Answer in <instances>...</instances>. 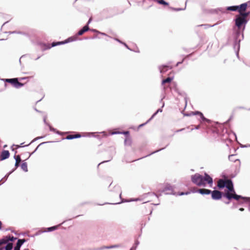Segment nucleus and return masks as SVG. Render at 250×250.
<instances>
[{
	"instance_id": "f257e3e1",
	"label": "nucleus",
	"mask_w": 250,
	"mask_h": 250,
	"mask_svg": "<svg viewBox=\"0 0 250 250\" xmlns=\"http://www.w3.org/2000/svg\"><path fill=\"white\" fill-rule=\"evenodd\" d=\"M217 186L219 188L226 187L228 190L225 192L223 195L222 192L219 190H214L212 191H211V198L213 200H220L222 198V196L227 198L229 200H230L232 199L236 200H239L240 199H246V198L237 195L235 193L232 182L230 179H219L217 182Z\"/></svg>"
},
{
	"instance_id": "f03ea898",
	"label": "nucleus",
	"mask_w": 250,
	"mask_h": 250,
	"mask_svg": "<svg viewBox=\"0 0 250 250\" xmlns=\"http://www.w3.org/2000/svg\"><path fill=\"white\" fill-rule=\"evenodd\" d=\"M191 181L200 187H205L207 184L211 186L213 183L212 178L206 173H205L204 177L199 173H196L191 176Z\"/></svg>"
},
{
	"instance_id": "7ed1b4c3",
	"label": "nucleus",
	"mask_w": 250,
	"mask_h": 250,
	"mask_svg": "<svg viewBox=\"0 0 250 250\" xmlns=\"http://www.w3.org/2000/svg\"><path fill=\"white\" fill-rule=\"evenodd\" d=\"M250 12H242L236 16L235 20V25L238 28H240L241 26L247 23L246 18L250 15Z\"/></svg>"
},
{
	"instance_id": "20e7f679",
	"label": "nucleus",
	"mask_w": 250,
	"mask_h": 250,
	"mask_svg": "<svg viewBox=\"0 0 250 250\" xmlns=\"http://www.w3.org/2000/svg\"><path fill=\"white\" fill-rule=\"evenodd\" d=\"M248 7V3H244L238 6H229L227 8L228 11H238L239 13H241L242 12H245Z\"/></svg>"
},
{
	"instance_id": "39448f33",
	"label": "nucleus",
	"mask_w": 250,
	"mask_h": 250,
	"mask_svg": "<svg viewBox=\"0 0 250 250\" xmlns=\"http://www.w3.org/2000/svg\"><path fill=\"white\" fill-rule=\"evenodd\" d=\"M5 82L12 84L16 88H19L23 86V83H20L17 78L6 79Z\"/></svg>"
},
{
	"instance_id": "423d86ee",
	"label": "nucleus",
	"mask_w": 250,
	"mask_h": 250,
	"mask_svg": "<svg viewBox=\"0 0 250 250\" xmlns=\"http://www.w3.org/2000/svg\"><path fill=\"white\" fill-rule=\"evenodd\" d=\"M10 153L8 150H3L0 154V160H3L9 158Z\"/></svg>"
},
{
	"instance_id": "0eeeda50",
	"label": "nucleus",
	"mask_w": 250,
	"mask_h": 250,
	"mask_svg": "<svg viewBox=\"0 0 250 250\" xmlns=\"http://www.w3.org/2000/svg\"><path fill=\"white\" fill-rule=\"evenodd\" d=\"M16 239V238L14 237L13 236H6L4 237V238H3L2 239H1V241H5V242H4V244H6L7 243H8L9 241H13Z\"/></svg>"
},
{
	"instance_id": "6e6552de",
	"label": "nucleus",
	"mask_w": 250,
	"mask_h": 250,
	"mask_svg": "<svg viewBox=\"0 0 250 250\" xmlns=\"http://www.w3.org/2000/svg\"><path fill=\"white\" fill-rule=\"evenodd\" d=\"M89 29V27L87 25L84 26L82 29H81L78 33V35L81 36L84 34L85 32L87 31Z\"/></svg>"
},
{
	"instance_id": "1a4fd4ad",
	"label": "nucleus",
	"mask_w": 250,
	"mask_h": 250,
	"mask_svg": "<svg viewBox=\"0 0 250 250\" xmlns=\"http://www.w3.org/2000/svg\"><path fill=\"white\" fill-rule=\"evenodd\" d=\"M81 137V135L80 134L77 133L76 134L68 135L66 136V139H67L68 140H71V139L80 138Z\"/></svg>"
},
{
	"instance_id": "9d476101",
	"label": "nucleus",
	"mask_w": 250,
	"mask_h": 250,
	"mask_svg": "<svg viewBox=\"0 0 250 250\" xmlns=\"http://www.w3.org/2000/svg\"><path fill=\"white\" fill-rule=\"evenodd\" d=\"M198 192L201 194H209L211 193V190L208 189L202 188L199 189Z\"/></svg>"
},
{
	"instance_id": "9b49d317",
	"label": "nucleus",
	"mask_w": 250,
	"mask_h": 250,
	"mask_svg": "<svg viewBox=\"0 0 250 250\" xmlns=\"http://www.w3.org/2000/svg\"><path fill=\"white\" fill-rule=\"evenodd\" d=\"M132 144V141L130 138L127 137L125 140V145L126 146H130Z\"/></svg>"
},
{
	"instance_id": "f8f14e48",
	"label": "nucleus",
	"mask_w": 250,
	"mask_h": 250,
	"mask_svg": "<svg viewBox=\"0 0 250 250\" xmlns=\"http://www.w3.org/2000/svg\"><path fill=\"white\" fill-rule=\"evenodd\" d=\"M199 116H200L201 119L202 120V121L203 122H207L208 123H209L210 122V120H209V119H208L207 118H206L202 113H199Z\"/></svg>"
},
{
	"instance_id": "ddd939ff",
	"label": "nucleus",
	"mask_w": 250,
	"mask_h": 250,
	"mask_svg": "<svg viewBox=\"0 0 250 250\" xmlns=\"http://www.w3.org/2000/svg\"><path fill=\"white\" fill-rule=\"evenodd\" d=\"M21 168L23 171L27 172L28 171L27 163L26 162H23L21 165Z\"/></svg>"
},
{
	"instance_id": "4468645a",
	"label": "nucleus",
	"mask_w": 250,
	"mask_h": 250,
	"mask_svg": "<svg viewBox=\"0 0 250 250\" xmlns=\"http://www.w3.org/2000/svg\"><path fill=\"white\" fill-rule=\"evenodd\" d=\"M25 242V240L24 239H19L17 244L16 246L21 248V246L24 243V242Z\"/></svg>"
},
{
	"instance_id": "2eb2a0df",
	"label": "nucleus",
	"mask_w": 250,
	"mask_h": 250,
	"mask_svg": "<svg viewBox=\"0 0 250 250\" xmlns=\"http://www.w3.org/2000/svg\"><path fill=\"white\" fill-rule=\"evenodd\" d=\"M172 80V78L168 77L167 79L163 80L162 81V84H164L166 83H170Z\"/></svg>"
},
{
	"instance_id": "dca6fc26",
	"label": "nucleus",
	"mask_w": 250,
	"mask_h": 250,
	"mask_svg": "<svg viewBox=\"0 0 250 250\" xmlns=\"http://www.w3.org/2000/svg\"><path fill=\"white\" fill-rule=\"evenodd\" d=\"M13 248V244L11 243H9L6 246L5 249V250H11Z\"/></svg>"
},
{
	"instance_id": "f3484780",
	"label": "nucleus",
	"mask_w": 250,
	"mask_h": 250,
	"mask_svg": "<svg viewBox=\"0 0 250 250\" xmlns=\"http://www.w3.org/2000/svg\"><path fill=\"white\" fill-rule=\"evenodd\" d=\"M157 2L159 3V4H163L164 5H168V3L166 1H165L164 0H156Z\"/></svg>"
},
{
	"instance_id": "a211bd4d",
	"label": "nucleus",
	"mask_w": 250,
	"mask_h": 250,
	"mask_svg": "<svg viewBox=\"0 0 250 250\" xmlns=\"http://www.w3.org/2000/svg\"><path fill=\"white\" fill-rule=\"evenodd\" d=\"M16 159V162L20 163L21 162V157L20 155H17L15 156Z\"/></svg>"
},
{
	"instance_id": "6ab92c4d",
	"label": "nucleus",
	"mask_w": 250,
	"mask_h": 250,
	"mask_svg": "<svg viewBox=\"0 0 250 250\" xmlns=\"http://www.w3.org/2000/svg\"><path fill=\"white\" fill-rule=\"evenodd\" d=\"M57 228V226H55L53 227L48 228V231H50L55 230Z\"/></svg>"
},
{
	"instance_id": "aec40b11",
	"label": "nucleus",
	"mask_w": 250,
	"mask_h": 250,
	"mask_svg": "<svg viewBox=\"0 0 250 250\" xmlns=\"http://www.w3.org/2000/svg\"><path fill=\"white\" fill-rule=\"evenodd\" d=\"M64 43V42H57V43H54H54H53L52 44L51 46H56V45H57L61 44H62V43Z\"/></svg>"
},
{
	"instance_id": "412c9836",
	"label": "nucleus",
	"mask_w": 250,
	"mask_h": 250,
	"mask_svg": "<svg viewBox=\"0 0 250 250\" xmlns=\"http://www.w3.org/2000/svg\"><path fill=\"white\" fill-rule=\"evenodd\" d=\"M166 68H167V66H164L163 67V68H162V69L161 70V72L163 73V72H165L167 70Z\"/></svg>"
},
{
	"instance_id": "4be33fe9",
	"label": "nucleus",
	"mask_w": 250,
	"mask_h": 250,
	"mask_svg": "<svg viewBox=\"0 0 250 250\" xmlns=\"http://www.w3.org/2000/svg\"><path fill=\"white\" fill-rule=\"evenodd\" d=\"M201 113V112H199V111H195V112H193L192 113V114L194 115H199V113Z\"/></svg>"
},
{
	"instance_id": "5701e85b",
	"label": "nucleus",
	"mask_w": 250,
	"mask_h": 250,
	"mask_svg": "<svg viewBox=\"0 0 250 250\" xmlns=\"http://www.w3.org/2000/svg\"><path fill=\"white\" fill-rule=\"evenodd\" d=\"M4 242H5V241H2L1 239H0V246L3 244H4Z\"/></svg>"
},
{
	"instance_id": "b1692460",
	"label": "nucleus",
	"mask_w": 250,
	"mask_h": 250,
	"mask_svg": "<svg viewBox=\"0 0 250 250\" xmlns=\"http://www.w3.org/2000/svg\"><path fill=\"white\" fill-rule=\"evenodd\" d=\"M20 163L16 162V163H15V167H16V168L18 167L19 166Z\"/></svg>"
},
{
	"instance_id": "393cba45",
	"label": "nucleus",
	"mask_w": 250,
	"mask_h": 250,
	"mask_svg": "<svg viewBox=\"0 0 250 250\" xmlns=\"http://www.w3.org/2000/svg\"><path fill=\"white\" fill-rule=\"evenodd\" d=\"M14 250H20V248L16 246L14 248Z\"/></svg>"
},
{
	"instance_id": "a878e982",
	"label": "nucleus",
	"mask_w": 250,
	"mask_h": 250,
	"mask_svg": "<svg viewBox=\"0 0 250 250\" xmlns=\"http://www.w3.org/2000/svg\"><path fill=\"white\" fill-rule=\"evenodd\" d=\"M188 192H186V193H184V192H181V193L179 194L180 195H184V194H188Z\"/></svg>"
},
{
	"instance_id": "bb28decb",
	"label": "nucleus",
	"mask_w": 250,
	"mask_h": 250,
	"mask_svg": "<svg viewBox=\"0 0 250 250\" xmlns=\"http://www.w3.org/2000/svg\"><path fill=\"white\" fill-rule=\"evenodd\" d=\"M239 210L242 211L244 210V209L242 208H239Z\"/></svg>"
},
{
	"instance_id": "cd10ccee",
	"label": "nucleus",
	"mask_w": 250,
	"mask_h": 250,
	"mask_svg": "<svg viewBox=\"0 0 250 250\" xmlns=\"http://www.w3.org/2000/svg\"><path fill=\"white\" fill-rule=\"evenodd\" d=\"M124 134H129V132L128 131L124 132Z\"/></svg>"
},
{
	"instance_id": "c85d7f7f",
	"label": "nucleus",
	"mask_w": 250,
	"mask_h": 250,
	"mask_svg": "<svg viewBox=\"0 0 250 250\" xmlns=\"http://www.w3.org/2000/svg\"><path fill=\"white\" fill-rule=\"evenodd\" d=\"M199 128H200V125H197V126H196V127H195V128H196V129H199Z\"/></svg>"
},
{
	"instance_id": "c756f323",
	"label": "nucleus",
	"mask_w": 250,
	"mask_h": 250,
	"mask_svg": "<svg viewBox=\"0 0 250 250\" xmlns=\"http://www.w3.org/2000/svg\"><path fill=\"white\" fill-rule=\"evenodd\" d=\"M91 21V18H90V19L89 20V21H88L87 25Z\"/></svg>"
},
{
	"instance_id": "7c9ffc66",
	"label": "nucleus",
	"mask_w": 250,
	"mask_h": 250,
	"mask_svg": "<svg viewBox=\"0 0 250 250\" xmlns=\"http://www.w3.org/2000/svg\"><path fill=\"white\" fill-rule=\"evenodd\" d=\"M1 226H2V223L0 221V229H1Z\"/></svg>"
},
{
	"instance_id": "2f4dec72",
	"label": "nucleus",
	"mask_w": 250,
	"mask_h": 250,
	"mask_svg": "<svg viewBox=\"0 0 250 250\" xmlns=\"http://www.w3.org/2000/svg\"><path fill=\"white\" fill-rule=\"evenodd\" d=\"M249 210L250 211V205L249 206Z\"/></svg>"
}]
</instances>
